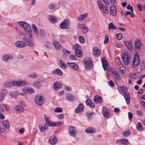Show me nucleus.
Segmentation results:
<instances>
[{
	"label": "nucleus",
	"mask_w": 145,
	"mask_h": 145,
	"mask_svg": "<svg viewBox=\"0 0 145 145\" xmlns=\"http://www.w3.org/2000/svg\"><path fill=\"white\" fill-rule=\"evenodd\" d=\"M67 64L74 70H77L78 68V65L75 63L68 62Z\"/></svg>",
	"instance_id": "27"
},
{
	"label": "nucleus",
	"mask_w": 145,
	"mask_h": 145,
	"mask_svg": "<svg viewBox=\"0 0 145 145\" xmlns=\"http://www.w3.org/2000/svg\"><path fill=\"white\" fill-rule=\"evenodd\" d=\"M93 53L94 56L97 57L100 55L101 51L100 50L98 49L97 47H95L93 48Z\"/></svg>",
	"instance_id": "11"
},
{
	"label": "nucleus",
	"mask_w": 145,
	"mask_h": 145,
	"mask_svg": "<svg viewBox=\"0 0 145 145\" xmlns=\"http://www.w3.org/2000/svg\"><path fill=\"white\" fill-rule=\"evenodd\" d=\"M121 142V144H123L125 145H127V142H128V140L126 139H122L120 140Z\"/></svg>",
	"instance_id": "48"
},
{
	"label": "nucleus",
	"mask_w": 145,
	"mask_h": 145,
	"mask_svg": "<svg viewBox=\"0 0 145 145\" xmlns=\"http://www.w3.org/2000/svg\"><path fill=\"white\" fill-rule=\"evenodd\" d=\"M84 61L85 63V66L87 68H89L92 66V62L91 59L89 58H86Z\"/></svg>",
	"instance_id": "5"
},
{
	"label": "nucleus",
	"mask_w": 145,
	"mask_h": 145,
	"mask_svg": "<svg viewBox=\"0 0 145 145\" xmlns=\"http://www.w3.org/2000/svg\"><path fill=\"white\" fill-rule=\"evenodd\" d=\"M112 73L114 77L115 78L118 80H120V77H119L118 73L116 72L114 70V72H112Z\"/></svg>",
	"instance_id": "36"
},
{
	"label": "nucleus",
	"mask_w": 145,
	"mask_h": 145,
	"mask_svg": "<svg viewBox=\"0 0 145 145\" xmlns=\"http://www.w3.org/2000/svg\"><path fill=\"white\" fill-rule=\"evenodd\" d=\"M44 115L46 122L45 124H48V123L50 121V120L49 117L45 114H44Z\"/></svg>",
	"instance_id": "45"
},
{
	"label": "nucleus",
	"mask_w": 145,
	"mask_h": 145,
	"mask_svg": "<svg viewBox=\"0 0 145 145\" xmlns=\"http://www.w3.org/2000/svg\"><path fill=\"white\" fill-rule=\"evenodd\" d=\"M124 43L129 50L132 51L133 48V45L131 41L130 40L124 41Z\"/></svg>",
	"instance_id": "6"
},
{
	"label": "nucleus",
	"mask_w": 145,
	"mask_h": 145,
	"mask_svg": "<svg viewBox=\"0 0 145 145\" xmlns=\"http://www.w3.org/2000/svg\"><path fill=\"white\" fill-rule=\"evenodd\" d=\"M70 22L69 20L64 19L60 24V27L61 29H67L70 25Z\"/></svg>",
	"instance_id": "4"
},
{
	"label": "nucleus",
	"mask_w": 145,
	"mask_h": 145,
	"mask_svg": "<svg viewBox=\"0 0 145 145\" xmlns=\"http://www.w3.org/2000/svg\"><path fill=\"white\" fill-rule=\"evenodd\" d=\"M116 38L120 40L122 38V35L121 33L117 34L116 35Z\"/></svg>",
	"instance_id": "54"
},
{
	"label": "nucleus",
	"mask_w": 145,
	"mask_h": 145,
	"mask_svg": "<svg viewBox=\"0 0 145 145\" xmlns=\"http://www.w3.org/2000/svg\"><path fill=\"white\" fill-rule=\"evenodd\" d=\"M124 97L127 105L129 104L130 102V94L127 93L124 94Z\"/></svg>",
	"instance_id": "16"
},
{
	"label": "nucleus",
	"mask_w": 145,
	"mask_h": 145,
	"mask_svg": "<svg viewBox=\"0 0 145 145\" xmlns=\"http://www.w3.org/2000/svg\"><path fill=\"white\" fill-rule=\"evenodd\" d=\"M49 20L52 23H54L57 22L58 19L55 16H51L49 18Z\"/></svg>",
	"instance_id": "31"
},
{
	"label": "nucleus",
	"mask_w": 145,
	"mask_h": 145,
	"mask_svg": "<svg viewBox=\"0 0 145 145\" xmlns=\"http://www.w3.org/2000/svg\"><path fill=\"white\" fill-rule=\"evenodd\" d=\"M140 68L142 69H144L145 68V62L144 60H142L141 61Z\"/></svg>",
	"instance_id": "46"
},
{
	"label": "nucleus",
	"mask_w": 145,
	"mask_h": 145,
	"mask_svg": "<svg viewBox=\"0 0 145 145\" xmlns=\"http://www.w3.org/2000/svg\"><path fill=\"white\" fill-rule=\"evenodd\" d=\"M39 129L41 132L44 131L46 129H47L48 128V124H44L43 126L42 125H40L39 126Z\"/></svg>",
	"instance_id": "18"
},
{
	"label": "nucleus",
	"mask_w": 145,
	"mask_h": 145,
	"mask_svg": "<svg viewBox=\"0 0 145 145\" xmlns=\"http://www.w3.org/2000/svg\"><path fill=\"white\" fill-rule=\"evenodd\" d=\"M13 57L12 56H8V55H6L3 56V59L4 61H7L9 59H12Z\"/></svg>",
	"instance_id": "25"
},
{
	"label": "nucleus",
	"mask_w": 145,
	"mask_h": 145,
	"mask_svg": "<svg viewBox=\"0 0 145 145\" xmlns=\"http://www.w3.org/2000/svg\"><path fill=\"white\" fill-rule=\"evenodd\" d=\"M16 110L17 111L22 112L24 110V108L22 106L19 105L16 106Z\"/></svg>",
	"instance_id": "40"
},
{
	"label": "nucleus",
	"mask_w": 145,
	"mask_h": 145,
	"mask_svg": "<svg viewBox=\"0 0 145 145\" xmlns=\"http://www.w3.org/2000/svg\"><path fill=\"white\" fill-rule=\"evenodd\" d=\"M108 28L109 30L114 29H116V27L113 23H110L108 24Z\"/></svg>",
	"instance_id": "33"
},
{
	"label": "nucleus",
	"mask_w": 145,
	"mask_h": 145,
	"mask_svg": "<svg viewBox=\"0 0 145 145\" xmlns=\"http://www.w3.org/2000/svg\"><path fill=\"white\" fill-rule=\"evenodd\" d=\"M61 83L59 82H55L53 84V88L56 90H58L61 86Z\"/></svg>",
	"instance_id": "19"
},
{
	"label": "nucleus",
	"mask_w": 145,
	"mask_h": 145,
	"mask_svg": "<svg viewBox=\"0 0 145 145\" xmlns=\"http://www.w3.org/2000/svg\"><path fill=\"white\" fill-rule=\"evenodd\" d=\"M48 7L50 10H54L55 9L56 6L53 4L50 3L49 4Z\"/></svg>",
	"instance_id": "42"
},
{
	"label": "nucleus",
	"mask_w": 145,
	"mask_h": 145,
	"mask_svg": "<svg viewBox=\"0 0 145 145\" xmlns=\"http://www.w3.org/2000/svg\"><path fill=\"white\" fill-rule=\"evenodd\" d=\"M127 8L128 10H130L131 12H133V7L132 6H131L130 5H127Z\"/></svg>",
	"instance_id": "62"
},
{
	"label": "nucleus",
	"mask_w": 145,
	"mask_h": 145,
	"mask_svg": "<svg viewBox=\"0 0 145 145\" xmlns=\"http://www.w3.org/2000/svg\"><path fill=\"white\" fill-rule=\"evenodd\" d=\"M80 46L78 44H75L73 46V49L74 50L76 51H77L79 50H80V48H79Z\"/></svg>",
	"instance_id": "50"
},
{
	"label": "nucleus",
	"mask_w": 145,
	"mask_h": 145,
	"mask_svg": "<svg viewBox=\"0 0 145 145\" xmlns=\"http://www.w3.org/2000/svg\"><path fill=\"white\" fill-rule=\"evenodd\" d=\"M127 57V58H129V55L126 52L123 53L122 55V58Z\"/></svg>",
	"instance_id": "61"
},
{
	"label": "nucleus",
	"mask_w": 145,
	"mask_h": 145,
	"mask_svg": "<svg viewBox=\"0 0 145 145\" xmlns=\"http://www.w3.org/2000/svg\"><path fill=\"white\" fill-rule=\"evenodd\" d=\"M85 132L88 133L93 134L96 132L95 128L92 127H89L85 129Z\"/></svg>",
	"instance_id": "14"
},
{
	"label": "nucleus",
	"mask_w": 145,
	"mask_h": 145,
	"mask_svg": "<svg viewBox=\"0 0 145 145\" xmlns=\"http://www.w3.org/2000/svg\"><path fill=\"white\" fill-rule=\"evenodd\" d=\"M88 16V14L87 13H85L84 14H82L80 15V16H78V17L77 19L78 21H81L85 17L87 16Z\"/></svg>",
	"instance_id": "29"
},
{
	"label": "nucleus",
	"mask_w": 145,
	"mask_h": 145,
	"mask_svg": "<svg viewBox=\"0 0 145 145\" xmlns=\"http://www.w3.org/2000/svg\"><path fill=\"white\" fill-rule=\"evenodd\" d=\"M103 101L102 97L100 95H96L94 97V101L96 103L102 102Z\"/></svg>",
	"instance_id": "10"
},
{
	"label": "nucleus",
	"mask_w": 145,
	"mask_h": 145,
	"mask_svg": "<svg viewBox=\"0 0 145 145\" xmlns=\"http://www.w3.org/2000/svg\"><path fill=\"white\" fill-rule=\"evenodd\" d=\"M130 133L129 131H126L123 133V135L125 137H127L129 135Z\"/></svg>",
	"instance_id": "64"
},
{
	"label": "nucleus",
	"mask_w": 145,
	"mask_h": 145,
	"mask_svg": "<svg viewBox=\"0 0 145 145\" xmlns=\"http://www.w3.org/2000/svg\"><path fill=\"white\" fill-rule=\"evenodd\" d=\"M109 40V37L108 36L106 35L105 36V39L104 42V43L105 44H107L108 43Z\"/></svg>",
	"instance_id": "56"
},
{
	"label": "nucleus",
	"mask_w": 145,
	"mask_h": 145,
	"mask_svg": "<svg viewBox=\"0 0 145 145\" xmlns=\"http://www.w3.org/2000/svg\"><path fill=\"white\" fill-rule=\"evenodd\" d=\"M63 54L66 56H68L71 53L70 51L66 49H63Z\"/></svg>",
	"instance_id": "37"
},
{
	"label": "nucleus",
	"mask_w": 145,
	"mask_h": 145,
	"mask_svg": "<svg viewBox=\"0 0 145 145\" xmlns=\"http://www.w3.org/2000/svg\"><path fill=\"white\" fill-rule=\"evenodd\" d=\"M84 110V106L82 104H79L77 108L75 109V112L76 113H78L80 112H82Z\"/></svg>",
	"instance_id": "13"
},
{
	"label": "nucleus",
	"mask_w": 145,
	"mask_h": 145,
	"mask_svg": "<svg viewBox=\"0 0 145 145\" xmlns=\"http://www.w3.org/2000/svg\"><path fill=\"white\" fill-rule=\"evenodd\" d=\"M22 39L27 43V45L30 47H33V43L29 39L27 38L26 36H24L22 38Z\"/></svg>",
	"instance_id": "8"
},
{
	"label": "nucleus",
	"mask_w": 145,
	"mask_h": 145,
	"mask_svg": "<svg viewBox=\"0 0 145 145\" xmlns=\"http://www.w3.org/2000/svg\"><path fill=\"white\" fill-rule=\"evenodd\" d=\"M39 33L41 35L43 36H45L46 33L45 31L43 29H40L39 30Z\"/></svg>",
	"instance_id": "55"
},
{
	"label": "nucleus",
	"mask_w": 145,
	"mask_h": 145,
	"mask_svg": "<svg viewBox=\"0 0 145 145\" xmlns=\"http://www.w3.org/2000/svg\"><path fill=\"white\" fill-rule=\"evenodd\" d=\"M123 62L126 65H128L130 63L129 61V58H127V57L122 58Z\"/></svg>",
	"instance_id": "43"
},
{
	"label": "nucleus",
	"mask_w": 145,
	"mask_h": 145,
	"mask_svg": "<svg viewBox=\"0 0 145 145\" xmlns=\"http://www.w3.org/2000/svg\"><path fill=\"white\" fill-rule=\"evenodd\" d=\"M1 126L5 128L6 129H8L10 127V124L9 121L7 120H6L2 123Z\"/></svg>",
	"instance_id": "20"
},
{
	"label": "nucleus",
	"mask_w": 145,
	"mask_h": 145,
	"mask_svg": "<svg viewBox=\"0 0 145 145\" xmlns=\"http://www.w3.org/2000/svg\"><path fill=\"white\" fill-rule=\"evenodd\" d=\"M70 127L71 128L69 131V133L70 135L71 136L75 137L76 133L74 131V127L72 126H70Z\"/></svg>",
	"instance_id": "22"
},
{
	"label": "nucleus",
	"mask_w": 145,
	"mask_h": 145,
	"mask_svg": "<svg viewBox=\"0 0 145 145\" xmlns=\"http://www.w3.org/2000/svg\"><path fill=\"white\" fill-rule=\"evenodd\" d=\"M66 98L67 100L71 102L75 100L74 97L72 94L69 93L67 94Z\"/></svg>",
	"instance_id": "15"
},
{
	"label": "nucleus",
	"mask_w": 145,
	"mask_h": 145,
	"mask_svg": "<svg viewBox=\"0 0 145 145\" xmlns=\"http://www.w3.org/2000/svg\"><path fill=\"white\" fill-rule=\"evenodd\" d=\"M4 108V104L0 105V112H3Z\"/></svg>",
	"instance_id": "63"
},
{
	"label": "nucleus",
	"mask_w": 145,
	"mask_h": 145,
	"mask_svg": "<svg viewBox=\"0 0 145 145\" xmlns=\"http://www.w3.org/2000/svg\"><path fill=\"white\" fill-rule=\"evenodd\" d=\"M142 125L140 122H138L137 124V130L139 131H141L142 130Z\"/></svg>",
	"instance_id": "34"
},
{
	"label": "nucleus",
	"mask_w": 145,
	"mask_h": 145,
	"mask_svg": "<svg viewBox=\"0 0 145 145\" xmlns=\"http://www.w3.org/2000/svg\"><path fill=\"white\" fill-rule=\"evenodd\" d=\"M115 63L116 64L118 65H121V62H120V59L118 58L116 59Z\"/></svg>",
	"instance_id": "57"
},
{
	"label": "nucleus",
	"mask_w": 145,
	"mask_h": 145,
	"mask_svg": "<svg viewBox=\"0 0 145 145\" xmlns=\"http://www.w3.org/2000/svg\"><path fill=\"white\" fill-rule=\"evenodd\" d=\"M4 85L7 87H11L12 86V82L10 81L6 82L4 83Z\"/></svg>",
	"instance_id": "44"
},
{
	"label": "nucleus",
	"mask_w": 145,
	"mask_h": 145,
	"mask_svg": "<svg viewBox=\"0 0 145 145\" xmlns=\"http://www.w3.org/2000/svg\"><path fill=\"white\" fill-rule=\"evenodd\" d=\"M92 103V100L90 99H87L86 101V103L88 106L89 105Z\"/></svg>",
	"instance_id": "59"
},
{
	"label": "nucleus",
	"mask_w": 145,
	"mask_h": 145,
	"mask_svg": "<svg viewBox=\"0 0 145 145\" xmlns=\"http://www.w3.org/2000/svg\"><path fill=\"white\" fill-rule=\"evenodd\" d=\"M57 138L56 137H54L53 138H50L49 142L51 145H54L57 140Z\"/></svg>",
	"instance_id": "28"
},
{
	"label": "nucleus",
	"mask_w": 145,
	"mask_h": 145,
	"mask_svg": "<svg viewBox=\"0 0 145 145\" xmlns=\"http://www.w3.org/2000/svg\"><path fill=\"white\" fill-rule=\"evenodd\" d=\"M6 129L3 127L1 125L0 126V133H3L5 132Z\"/></svg>",
	"instance_id": "51"
},
{
	"label": "nucleus",
	"mask_w": 145,
	"mask_h": 145,
	"mask_svg": "<svg viewBox=\"0 0 145 145\" xmlns=\"http://www.w3.org/2000/svg\"><path fill=\"white\" fill-rule=\"evenodd\" d=\"M48 125H49V126L51 127H54L57 126L56 123L52 122L50 120L48 123Z\"/></svg>",
	"instance_id": "49"
},
{
	"label": "nucleus",
	"mask_w": 145,
	"mask_h": 145,
	"mask_svg": "<svg viewBox=\"0 0 145 145\" xmlns=\"http://www.w3.org/2000/svg\"><path fill=\"white\" fill-rule=\"evenodd\" d=\"M140 62L139 54L137 52H136L135 54L134 59L133 61V68L137 67L139 64Z\"/></svg>",
	"instance_id": "3"
},
{
	"label": "nucleus",
	"mask_w": 145,
	"mask_h": 145,
	"mask_svg": "<svg viewBox=\"0 0 145 145\" xmlns=\"http://www.w3.org/2000/svg\"><path fill=\"white\" fill-rule=\"evenodd\" d=\"M59 62L60 64L61 67L62 69H65L67 67V65L64 63L63 62L62 60H60Z\"/></svg>",
	"instance_id": "38"
},
{
	"label": "nucleus",
	"mask_w": 145,
	"mask_h": 145,
	"mask_svg": "<svg viewBox=\"0 0 145 145\" xmlns=\"http://www.w3.org/2000/svg\"><path fill=\"white\" fill-rule=\"evenodd\" d=\"M15 46L18 48H22L26 46V43L22 41H17L15 43Z\"/></svg>",
	"instance_id": "7"
},
{
	"label": "nucleus",
	"mask_w": 145,
	"mask_h": 145,
	"mask_svg": "<svg viewBox=\"0 0 145 145\" xmlns=\"http://www.w3.org/2000/svg\"><path fill=\"white\" fill-rule=\"evenodd\" d=\"M54 45L57 50H59L61 48V46L58 42L55 41L54 42Z\"/></svg>",
	"instance_id": "30"
},
{
	"label": "nucleus",
	"mask_w": 145,
	"mask_h": 145,
	"mask_svg": "<svg viewBox=\"0 0 145 145\" xmlns=\"http://www.w3.org/2000/svg\"><path fill=\"white\" fill-rule=\"evenodd\" d=\"M18 85V86H24L27 84V82L25 80H23L21 81H18L17 83Z\"/></svg>",
	"instance_id": "32"
},
{
	"label": "nucleus",
	"mask_w": 145,
	"mask_h": 145,
	"mask_svg": "<svg viewBox=\"0 0 145 145\" xmlns=\"http://www.w3.org/2000/svg\"><path fill=\"white\" fill-rule=\"evenodd\" d=\"M18 23L22 27H23L25 31L27 32L29 35V38L31 39L32 37V34L31 33V27L27 23L25 22H19Z\"/></svg>",
	"instance_id": "1"
},
{
	"label": "nucleus",
	"mask_w": 145,
	"mask_h": 145,
	"mask_svg": "<svg viewBox=\"0 0 145 145\" xmlns=\"http://www.w3.org/2000/svg\"><path fill=\"white\" fill-rule=\"evenodd\" d=\"M119 71L122 73H124L126 72V70L124 67L121 66L119 67Z\"/></svg>",
	"instance_id": "41"
},
{
	"label": "nucleus",
	"mask_w": 145,
	"mask_h": 145,
	"mask_svg": "<svg viewBox=\"0 0 145 145\" xmlns=\"http://www.w3.org/2000/svg\"><path fill=\"white\" fill-rule=\"evenodd\" d=\"M55 112H62V108H61L58 107L54 109Z\"/></svg>",
	"instance_id": "53"
},
{
	"label": "nucleus",
	"mask_w": 145,
	"mask_h": 145,
	"mask_svg": "<svg viewBox=\"0 0 145 145\" xmlns=\"http://www.w3.org/2000/svg\"><path fill=\"white\" fill-rule=\"evenodd\" d=\"M32 27L34 33L36 34H38V30L35 25L34 24H33L32 25Z\"/></svg>",
	"instance_id": "35"
},
{
	"label": "nucleus",
	"mask_w": 145,
	"mask_h": 145,
	"mask_svg": "<svg viewBox=\"0 0 145 145\" xmlns=\"http://www.w3.org/2000/svg\"><path fill=\"white\" fill-rule=\"evenodd\" d=\"M52 72L54 74H57L59 76H62L63 75V73L58 68L56 70H54Z\"/></svg>",
	"instance_id": "23"
},
{
	"label": "nucleus",
	"mask_w": 145,
	"mask_h": 145,
	"mask_svg": "<svg viewBox=\"0 0 145 145\" xmlns=\"http://www.w3.org/2000/svg\"><path fill=\"white\" fill-rule=\"evenodd\" d=\"M97 3L99 8H102L103 9L104 8H106V6L105 5H103L101 3V1L100 0L98 1Z\"/></svg>",
	"instance_id": "39"
},
{
	"label": "nucleus",
	"mask_w": 145,
	"mask_h": 145,
	"mask_svg": "<svg viewBox=\"0 0 145 145\" xmlns=\"http://www.w3.org/2000/svg\"><path fill=\"white\" fill-rule=\"evenodd\" d=\"M118 90L121 94L126 93L127 91V89L125 86L118 87Z\"/></svg>",
	"instance_id": "17"
},
{
	"label": "nucleus",
	"mask_w": 145,
	"mask_h": 145,
	"mask_svg": "<svg viewBox=\"0 0 145 145\" xmlns=\"http://www.w3.org/2000/svg\"><path fill=\"white\" fill-rule=\"evenodd\" d=\"M23 91L24 92L29 94H33L35 90L33 88H28L26 87H24L23 89Z\"/></svg>",
	"instance_id": "9"
},
{
	"label": "nucleus",
	"mask_w": 145,
	"mask_h": 145,
	"mask_svg": "<svg viewBox=\"0 0 145 145\" xmlns=\"http://www.w3.org/2000/svg\"><path fill=\"white\" fill-rule=\"evenodd\" d=\"M110 14L113 16H115L116 15V8L114 6H111L110 8Z\"/></svg>",
	"instance_id": "21"
},
{
	"label": "nucleus",
	"mask_w": 145,
	"mask_h": 145,
	"mask_svg": "<svg viewBox=\"0 0 145 145\" xmlns=\"http://www.w3.org/2000/svg\"><path fill=\"white\" fill-rule=\"evenodd\" d=\"M44 98L43 96L38 95L35 96L34 102L40 106H41L44 104Z\"/></svg>",
	"instance_id": "2"
},
{
	"label": "nucleus",
	"mask_w": 145,
	"mask_h": 145,
	"mask_svg": "<svg viewBox=\"0 0 145 145\" xmlns=\"http://www.w3.org/2000/svg\"><path fill=\"white\" fill-rule=\"evenodd\" d=\"M80 42L82 44H83L85 42V40L83 37L80 36L79 38Z\"/></svg>",
	"instance_id": "52"
},
{
	"label": "nucleus",
	"mask_w": 145,
	"mask_h": 145,
	"mask_svg": "<svg viewBox=\"0 0 145 145\" xmlns=\"http://www.w3.org/2000/svg\"><path fill=\"white\" fill-rule=\"evenodd\" d=\"M75 54L76 56L79 58L82 57L83 56V53L80 49L75 51Z\"/></svg>",
	"instance_id": "24"
},
{
	"label": "nucleus",
	"mask_w": 145,
	"mask_h": 145,
	"mask_svg": "<svg viewBox=\"0 0 145 145\" xmlns=\"http://www.w3.org/2000/svg\"><path fill=\"white\" fill-rule=\"evenodd\" d=\"M108 112V108L105 106H104L102 109V113Z\"/></svg>",
	"instance_id": "58"
},
{
	"label": "nucleus",
	"mask_w": 145,
	"mask_h": 145,
	"mask_svg": "<svg viewBox=\"0 0 145 145\" xmlns=\"http://www.w3.org/2000/svg\"><path fill=\"white\" fill-rule=\"evenodd\" d=\"M103 114L105 118L107 119L108 118L109 113L108 112L103 113Z\"/></svg>",
	"instance_id": "60"
},
{
	"label": "nucleus",
	"mask_w": 145,
	"mask_h": 145,
	"mask_svg": "<svg viewBox=\"0 0 145 145\" xmlns=\"http://www.w3.org/2000/svg\"><path fill=\"white\" fill-rule=\"evenodd\" d=\"M33 86L36 88L38 89L40 88L41 86L40 83L39 82L37 81L34 82L33 83Z\"/></svg>",
	"instance_id": "26"
},
{
	"label": "nucleus",
	"mask_w": 145,
	"mask_h": 145,
	"mask_svg": "<svg viewBox=\"0 0 145 145\" xmlns=\"http://www.w3.org/2000/svg\"><path fill=\"white\" fill-rule=\"evenodd\" d=\"M102 63V66L103 67L105 71L106 70V69L108 67V64L106 61V62H104V63Z\"/></svg>",
	"instance_id": "47"
},
{
	"label": "nucleus",
	"mask_w": 145,
	"mask_h": 145,
	"mask_svg": "<svg viewBox=\"0 0 145 145\" xmlns=\"http://www.w3.org/2000/svg\"><path fill=\"white\" fill-rule=\"evenodd\" d=\"M135 46L136 49H140L142 46V43L141 41L138 39H136L135 41Z\"/></svg>",
	"instance_id": "12"
}]
</instances>
